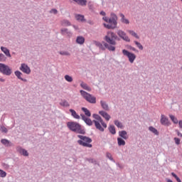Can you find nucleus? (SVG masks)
I'll list each match as a JSON object with an SVG mask.
<instances>
[{
	"label": "nucleus",
	"mask_w": 182,
	"mask_h": 182,
	"mask_svg": "<svg viewBox=\"0 0 182 182\" xmlns=\"http://www.w3.org/2000/svg\"><path fill=\"white\" fill-rule=\"evenodd\" d=\"M149 132H151V133H154V134H155L156 136H159V131H157V129L154 127H149Z\"/></svg>",
	"instance_id": "obj_34"
},
{
	"label": "nucleus",
	"mask_w": 182,
	"mask_h": 182,
	"mask_svg": "<svg viewBox=\"0 0 182 182\" xmlns=\"http://www.w3.org/2000/svg\"><path fill=\"white\" fill-rule=\"evenodd\" d=\"M82 120L85 122V123L87 124V126H93V120L90 119V118L86 117V116L83 114H80Z\"/></svg>",
	"instance_id": "obj_12"
},
{
	"label": "nucleus",
	"mask_w": 182,
	"mask_h": 182,
	"mask_svg": "<svg viewBox=\"0 0 182 182\" xmlns=\"http://www.w3.org/2000/svg\"><path fill=\"white\" fill-rule=\"evenodd\" d=\"M129 49H130L131 50H133V52H136V51L137 50L136 49V48L132 47V46L129 47Z\"/></svg>",
	"instance_id": "obj_48"
},
{
	"label": "nucleus",
	"mask_w": 182,
	"mask_h": 182,
	"mask_svg": "<svg viewBox=\"0 0 182 182\" xmlns=\"http://www.w3.org/2000/svg\"><path fill=\"white\" fill-rule=\"evenodd\" d=\"M1 143L5 147H14V144L11 141L6 139H1Z\"/></svg>",
	"instance_id": "obj_13"
},
{
	"label": "nucleus",
	"mask_w": 182,
	"mask_h": 182,
	"mask_svg": "<svg viewBox=\"0 0 182 182\" xmlns=\"http://www.w3.org/2000/svg\"><path fill=\"white\" fill-rule=\"evenodd\" d=\"M100 114L107 120V122H109L110 119H112V117L106 112L105 111H100L99 112Z\"/></svg>",
	"instance_id": "obj_17"
},
{
	"label": "nucleus",
	"mask_w": 182,
	"mask_h": 182,
	"mask_svg": "<svg viewBox=\"0 0 182 182\" xmlns=\"http://www.w3.org/2000/svg\"><path fill=\"white\" fill-rule=\"evenodd\" d=\"M1 50L7 56V58H11L12 55H11V53L9 52V49H8L6 47L1 46Z\"/></svg>",
	"instance_id": "obj_20"
},
{
	"label": "nucleus",
	"mask_w": 182,
	"mask_h": 182,
	"mask_svg": "<svg viewBox=\"0 0 182 182\" xmlns=\"http://www.w3.org/2000/svg\"><path fill=\"white\" fill-rule=\"evenodd\" d=\"M117 35L119 38H121V39L125 41V42H130V38H129V36H127L126 32L123 31L122 30H118Z\"/></svg>",
	"instance_id": "obj_9"
},
{
	"label": "nucleus",
	"mask_w": 182,
	"mask_h": 182,
	"mask_svg": "<svg viewBox=\"0 0 182 182\" xmlns=\"http://www.w3.org/2000/svg\"><path fill=\"white\" fill-rule=\"evenodd\" d=\"M116 165H117L118 167H119V168H122V166L120 165V164L117 163Z\"/></svg>",
	"instance_id": "obj_53"
},
{
	"label": "nucleus",
	"mask_w": 182,
	"mask_h": 182,
	"mask_svg": "<svg viewBox=\"0 0 182 182\" xmlns=\"http://www.w3.org/2000/svg\"><path fill=\"white\" fill-rule=\"evenodd\" d=\"M100 105H101L102 109H104V110L109 112V105L107 103H106V102L101 100Z\"/></svg>",
	"instance_id": "obj_26"
},
{
	"label": "nucleus",
	"mask_w": 182,
	"mask_h": 182,
	"mask_svg": "<svg viewBox=\"0 0 182 182\" xmlns=\"http://www.w3.org/2000/svg\"><path fill=\"white\" fill-rule=\"evenodd\" d=\"M92 117L93 119H95V120H98V122H100L104 129H106L107 127V124L105 123V121H103L101 116L97 114H93Z\"/></svg>",
	"instance_id": "obj_10"
},
{
	"label": "nucleus",
	"mask_w": 182,
	"mask_h": 182,
	"mask_svg": "<svg viewBox=\"0 0 182 182\" xmlns=\"http://www.w3.org/2000/svg\"><path fill=\"white\" fill-rule=\"evenodd\" d=\"M117 144L118 146H126V141L123 138H117Z\"/></svg>",
	"instance_id": "obj_28"
},
{
	"label": "nucleus",
	"mask_w": 182,
	"mask_h": 182,
	"mask_svg": "<svg viewBox=\"0 0 182 182\" xmlns=\"http://www.w3.org/2000/svg\"><path fill=\"white\" fill-rule=\"evenodd\" d=\"M14 75H15V76H16V77L18 79H19V80H22V82H28V80H26L25 78H22V76H23V74L21 71L16 70L14 72Z\"/></svg>",
	"instance_id": "obj_15"
},
{
	"label": "nucleus",
	"mask_w": 182,
	"mask_h": 182,
	"mask_svg": "<svg viewBox=\"0 0 182 182\" xmlns=\"http://www.w3.org/2000/svg\"><path fill=\"white\" fill-rule=\"evenodd\" d=\"M127 32L131 35L132 36H134V38H136V39H140V36L137 35L136 33L134 32L133 30H128Z\"/></svg>",
	"instance_id": "obj_29"
},
{
	"label": "nucleus",
	"mask_w": 182,
	"mask_h": 182,
	"mask_svg": "<svg viewBox=\"0 0 182 182\" xmlns=\"http://www.w3.org/2000/svg\"><path fill=\"white\" fill-rule=\"evenodd\" d=\"M182 1V0H181Z\"/></svg>",
	"instance_id": "obj_56"
},
{
	"label": "nucleus",
	"mask_w": 182,
	"mask_h": 182,
	"mask_svg": "<svg viewBox=\"0 0 182 182\" xmlns=\"http://www.w3.org/2000/svg\"><path fill=\"white\" fill-rule=\"evenodd\" d=\"M104 39L107 43L105 41H102V43L95 41V44L100 50L108 49L109 52H114L116 50V45H117L116 41H120L119 36L113 32H108Z\"/></svg>",
	"instance_id": "obj_1"
},
{
	"label": "nucleus",
	"mask_w": 182,
	"mask_h": 182,
	"mask_svg": "<svg viewBox=\"0 0 182 182\" xmlns=\"http://www.w3.org/2000/svg\"><path fill=\"white\" fill-rule=\"evenodd\" d=\"M118 133L119 138L124 139V140H127V139H129V136H127V132L125 130L119 131Z\"/></svg>",
	"instance_id": "obj_18"
},
{
	"label": "nucleus",
	"mask_w": 182,
	"mask_h": 182,
	"mask_svg": "<svg viewBox=\"0 0 182 182\" xmlns=\"http://www.w3.org/2000/svg\"><path fill=\"white\" fill-rule=\"evenodd\" d=\"M177 134L179 137H182V134L180 132L177 131Z\"/></svg>",
	"instance_id": "obj_51"
},
{
	"label": "nucleus",
	"mask_w": 182,
	"mask_h": 182,
	"mask_svg": "<svg viewBox=\"0 0 182 182\" xmlns=\"http://www.w3.org/2000/svg\"><path fill=\"white\" fill-rule=\"evenodd\" d=\"M50 14H54V15H56L58 14V10L56 9H53L50 11Z\"/></svg>",
	"instance_id": "obj_46"
},
{
	"label": "nucleus",
	"mask_w": 182,
	"mask_h": 182,
	"mask_svg": "<svg viewBox=\"0 0 182 182\" xmlns=\"http://www.w3.org/2000/svg\"><path fill=\"white\" fill-rule=\"evenodd\" d=\"M16 151H18L19 154H21V156H24V157H28V156H29L28 151L20 146L16 147Z\"/></svg>",
	"instance_id": "obj_11"
},
{
	"label": "nucleus",
	"mask_w": 182,
	"mask_h": 182,
	"mask_svg": "<svg viewBox=\"0 0 182 182\" xmlns=\"http://www.w3.org/2000/svg\"><path fill=\"white\" fill-rule=\"evenodd\" d=\"M80 93L88 103H91L92 105L96 104V97L92 95V94L82 90L80 91Z\"/></svg>",
	"instance_id": "obj_5"
},
{
	"label": "nucleus",
	"mask_w": 182,
	"mask_h": 182,
	"mask_svg": "<svg viewBox=\"0 0 182 182\" xmlns=\"http://www.w3.org/2000/svg\"><path fill=\"white\" fill-rule=\"evenodd\" d=\"M69 112L71 113V116L73 117V119H77V120L80 119V116L77 114V113L76 112V111H75V109H70Z\"/></svg>",
	"instance_id": "obj_22"
},
{
	"label": "nucleus",
	"mask_w": 182,
	"mask_h": 182,
	"mask_svg": "<svg viewBox=\"0 0 182 182\" xmlns=\"http://www.w3.org/2000/svg\"><path fill=\"white\" fill-rule=\"evenodd\" d=\"M0 73L6 76L12 75V68L9 65L0 63Z\"/></svg>",
	"instance_id": "obj_6"
},
{
	"label": "nucleus",
	"mask_w": 182,
	"mask_h": 182,
	"mask_svg": "<svg viewBox=\"0 0 182 182\" xmlns=\"http://www.w3.org/2000/svg\"><path fill=\"white\" fill-rule=\"evenodd\" d=\"M108 130L111 134H116V128L114 127V125H109Z\"/></svg>",
	"instance_id": "obj_32"
},
{
	"label": "nucleus",
	"mask_w": 182,
	"mask_h": 182,
	"mask_svg": "<svg viewBox=\"0 0 182 182\" xmlns=\"http://www.w3.org/2000/svg\"><path fill=\"white\" fill-rule=\"evenodd\" d=\"M92 122L95 123V127L97 130H100V132H105V128L102 127L99 120L94 119Z\"/></svg>",
	"instance_id": "obj_16"
},
{
	"label": "nucleus",
	"mask_w": 182,
	"mask_h": 182,
	"mask_svg": "<svg viewBox=\"0 0 182 182\" xmlns=\"http://www.w3.org/2000/svg\"><path fill=\"white\" fill-rule=\"evenodd\" d=\"M169 117L174 124H177L178 123V119H177V117H175L174 115L169 114Z\"/></svg>",
	"instance_id": "obj_35"
},
{
	"label": "nucleus",
	"mask_w": 182,
	"mask_h": 182,
	"mask_svg": "<svg viewBox=\"0 0 182 182\" xmlns=\"http://www.w3.org/2000/svg\"><path fill=\"white\" fill-rule=\"evenodd\" d=\"M74 2H76L77 5H80V6H86L87 4V0H73Z\"/></svg>",
	"instance_id": "obj_23"
},
{
	"label": "nucleus",
	"mask_w": 182,
	"mask_h": 182,
	"mask_svg": "<svg viewBox=\"0 0 182 182\" xmlns=\"http://www.w3.org/2000/svg\"><path fill=\"white\" fill-rule=\"evenodd\" d=\"M19 70L26 75H31V68L26 63H21Z\"/></svg>",
	"instance_id": "obj_8"
},
{
	"label": "nucleus",
	"mask_w": 182,
	"mask_h": 182,
	"mask_svg": "<svg viewBox=\"0 0 182 182\" xmlns=\"http://www.w3.org/2000/svg\"><path fill=\"white\" fill-rule=\"evenodd\" d=\"M0 82H5V79H4V78H0Z\"/></svg>",
	"instance_id": "obj_54"
},
{
	"label": "nucleus",
	"mask_w": 182,
	"mask_h": 182,
	"mask_svg": "<svg viewBox=\"0 0 182 182\" xmlns=\"http://www.w3.org/2000/svg\"><path fill=\"white\" fill-rule=\"evenodd\" d=\"M92 163H94L95 164H97V163H96V161H94L93 159H92V161H91Z\"/></svg>",
	"instance_id": "obj_55"
},
{
	"label": "nucleus",
	"mask_w": 182,
	"mask_h": 182,
	"mask_svg": "<svg viewBox=\"0 0 182 182\" xmlns=\"http://www.w3.org/2000/svg\"><path fill=\"white\" fill-rule=\"evenodd\" d=\"M61 34L66 36H72V32L68 28H61Z\"/></svg>",
	"instance_id": "obj_21"
},
{
	"label": "nucleus",
	"mask_w": 182,
	"mask_h": 182,
	"mask_svg": "<svg viewBox=\"0 0 182 182\" xmlns=\"http://www.w3.org/2000/svg\"><path fill=\"white\" fill-rule=\"evenodd\" d=\"M74 29H75V31H77L79 29V28L76 26H73Z\"/></svg>",
	"instance_id": "obj_52"
},
{
	"label": "nucleus",
	"mask_w": 182,
	"mask_h": 182,
	"mask_svg": "<svg viewBox=\"0 0 182 182\" xmlns=\"http://www.w3.org/2000/svg\"><path fill=\"white\" fill-rule=\"evenodd\" d=\"M64 78L65 80L67 81V82H73V78L72 77V76L69 75H65L64 76Z\"/></svg>",
	"instance_id": "obj_37"
},
{
	"label": "nucleus",
	"mask_w": 182,
	"mask_h": 182,
	"mask_svg": "<svg viewBox=\"0 0 182 182\" xmlns=\"http://www.w3.org/2000/svg\"><path fill=\"white\" fill-rule=\"evenodd\" d=\"M6 60V58L5 57V55L0 53V62H5Z\"/></svg>",
	"instance_id": "obj_44"
},
{
	"label": "nucleus",
	"mask_w": 182,
	"mask_h": 182,
	"mask_svg": "<svg viewBox=\"0 0 182 182\" xmlns=\"http://www.w3.org/2000/svg\"><path fill=\"white\" fill-rule=\"evenodd\" d=\"M80 86L81 87H82V89H84L85 90H87V92H91L92 91V88H90V87H89L87 85V84L85 83L84 82H82L80 83Z\"/></svg>",
	"instance_id": "obj_25"
},
{
	"label": "nucleus",
	"mask_w": 182,
	"mask_h": 182,
	"mask_svg": "<svg viewBox=\"0 0 182 182\" xmlns=\"http://www.w3.org/2000/svg\"><path fill=\"white\" fill-rule=\"evenodd\" d=\"M103 21L107 22L109 24L104 23V26L107 28V29H116L117 28V20L119 18L117 17V15L114 13L110 14V18L107 17H103Z\"/></svg>",
	"instance_id": "obj_2"
},
{
	"label": "nucleus",
	"mask_w": 182,
	"mask_h": 182,
	"mask_svg": "<svg viewBox=\"0 0 182 182\" xmlns=\"http://www.w3.org/2000/svg\"><path fill=\"white\" fill-rule=\"evenodd\" d=\"M171 176H173L174 178H176V181L181 182V179H180V178H178V176H177V175L174 172L171 173Z\"/></svg>",
	"instance_id": "obj_43"
},
{
	"label": "nucleus",
	"mask_w": 182,
	"mask_h": 182,
	"mask_svg": "<svg viewBox=\"0 0 182 182\" xmlns=\"http://www.w3.org/2000/svg\"><path fill=\"white\" fill-rule=\"evenodd\" d=\"M114 124L118 127V129H123V123L119 122V120L116 119L114 121Z\"/></svg>",
	"instance_id": "obj_31"
},
{
	"label": "nucleus",
	"mask_w": 182,
	"mask_h": 182,
	"mask_svg": "<svg viewBox=\"0 0 182 182\" xmlns=\"http://www.w3.org/2000/svg\"><path fill=\"white\" fill-rule=\"evenodd\" d=\"M122 53L124 56L128 58L130 63H134V60H136V55L134 53H131L126 49L122 50Z\"/></svg>",
	"instance_id": "obj_7"
},
{
	"label": "nucleus",
	"mask_w": 182,
	"mask_h": 182,
	"mask_svg": "<svg viewBox=\"0 0 182 182\" xmlns=\"http://www.w3.org/2000/svg\"><path fill=\"white\" fill-rule=\"evenodd\" d=\"M59 54L62 55L63 56H70V53L68 51H60Z\"/></svg>",
	"instance_id": "obj_40"
},
{
	"label": "nucleus",
	"mask_w": 182,
	"mask_h": 182,
	"mask_svg": "<svg viewBox=\"0 0 182 182\" xmlns=\"http://www.w3.org/2000/svg\"><path fill=\"white\" fill-rule=\"evenodd\" d=\"M81 110L84 112L85 116H87V117H90V116H92V113H90V111L87 109V108L82 107Z\"/></svg>",
	"instance_id": "obj_33"
},
{
	"label": "nucleus",
	"mask_w": 182,
	"mask_h": 182,
	"mask_svg": "<svg viewBox=\"0 0 182 182\" xmlns=\"http://www.w3.org/2000/svg\"><path fill=\"white\" fill-rule=\"evenodd\" d=\"M119 16L121 17L120 21L122 23H125V25H129V23H130V21H129V19L126 18L124 14L120 13Z\"/></svg>",
	"instance_id": "obj_19"
},
{
	"label": "nucleus",
	"mask_w": 182,
	"mask_h": 182,
	"mask_svg": "<svg viewBox=\"0 0 182 182\" xmlns=\"http://www.w3.org/2000/svg\"><path fill=\"white\" fill-rule=\"evenodd\" d=\"M161 124H163V126H168L170 124L168 118H167L164 114L161 115Z\"/></svg>",
	"instance_id": "obj_14"
},
{
	"label": "nucleus",
	"mask_w": 182,
	"mask_h": 182,
	"mask_svg": "<svg viewBox=\"0 0 182 182\" xmlns=\"http://www.w3.org/2000/svg\"><path fill=\"white\" fill-rule=\"evenodd\" d=\"M0 131L1 133H8V129L4 126H1Z\"/></svg>",
	"instance_id": "obj_42"
},
{
	"label": "nucleus",
	"mask_w": 182,
	"mask_h": 182,
	"mask_svg": "<svg viewBox=\"0 0 182 182\" xmlns=\"http://www.w3.org/2000/svg\"><path fill=\"white\" fill-rule=\"evenodd\" d=\"M100 15H102V16H106V12L102 11H100Z\"/></svg>",
	"instance_id": "obj_47"
},
{
	"label": "nucleus",
	"mask_w": 182,
	"mask_h": 182,
	"mask_svg": "<svg viewBox=\"0 0 182 182\" xmlns=\"http://www.w3.org/2000/svg\"><path fill=\"white\" fill-rule=\"evenodd\" d=\"M180 129H182V120H180L178 122Z\"/></svg>",
	"instance_id": "obj_49"
},
{
	"label": "nucleus",
	"mask_w": 182,
	"mask_h": 182,
	"mask_svg": "<svg viewBox=\"0 0 182 182\" xmlns=\"http://www.w3.org/2000/svg\"><path fill=\"white\" fill-rule=\"evenodd\" d=\"M6 172L2 169H0V177L1 178H5L6 177Z\"/></svg>",
	"instance_id": "obj_39"
},
{
	"label": "nucleus",
	"mask_w": 182,
	"mask_h": 182,
	"mask_svg": "<svg viewBox=\"0 0 182 182\" xmlns=\"http://www.w3.org/2000/svg\"><path fill=\"white\" fill-rule=\"evenodd\" d=\"M67 127H68L69 130L74 133H77V134H86V129L82 127V125L76 122H67Z\"/></svg>",
	"instance_id": "obj_3"
},
{
	"label": "nucleus",
	"mask_w": 182,
	"mask_h": 182,
	"mask_svg": "<svg viewBox=\"0 0 182 182\" xmlns=\"http://www.w3.org/2000/svg\"><path fill=\"white\" fill-rule=\"evenodd\" d=\"M62 26H70L72 25L68 20H63L61 21Z\"/></svg>",
	"instance_id": "obj_36"
},
{
	"label": "nucleus",
	"mask_w": 182,
	"mask_h": 182,
	"mask_svg": "<svg viewBox=\"0 0 182 182\" xmlns=\"http://www.w3.org/2000/svg\"><path fill=\"white\" fill-rule=\"evenodd\" d=\"M135 45L137 46L138 48L140 49V50H143V46L141 43H140L139 41H134Z\"/></svg>",
	"instance_id": "obj_41"
},
{
	"label": "nucleus",
	"mask_w": 182,
	"mask_h": 182,
	"mask_svg": "<svg viewBox=\"0 0 182 182\" xmlns=\"http://www.w3.org/2000/svg\"><path fill=\"white\" fill-rule=\"evenodd\" d=\"M77 137L80 139V140L77 141V143L80 146H82V147H89L90 149L92 147V145L90 144L92 140L90 137L83 135H77Z\"/></svg>",
	"instance_id": "obj_4"
},
{
	"label": "nucleus",
	"mask_w": 182,
	"mask_h": 182,
	"mask_svg": "<svg viewBox=\"0 0 182 182\" xmlns=\"http://www.w3.org/2000/svg\"><path fill=\"white\" fill-rule=\"evenodd\" d=\"M173 140H174V141H175V144H177V146H178V144H180V141H181L180 139H178V138H177V137H175V138L173 139Z\"/></svg>",
	"instance_id": "obj_45"
},
{
	"label": "nucleus",
	"mask_w": 182,
	"mask_h": 182,
	"mask_svg": "<svg viewBox=\"0 0 182 182\" xmlns=\"http://www.w3.org/2000/svg\"><path fill=\"white\" fill-rule=\"evenodd\" d=\"M60 105L63 106V107H69L70 105L66 100H62L61 102H60Z\"/></svg>",
	"instance_id": "obj_30"
},
{
	"label": "nucleus",
	"mask_w": 182,
	"mask_h": 182,
	"mask_svg": "<svg viewBox=\"0 0 182 182\" xmlns=\"http://www.w3.org/2000/svg\"><path fill=\"white\" fill-rule=\"evenodd\" d=\"M106 157H107L109 160H110V161H112L113 163H116V161H114V159L112 156V154L107 152Z\"/></svg>",
	"instance_id": "obj_38"
},
{
	"label": "nucleus",
	"mask_w": 182,
	"mask_h": 182,
	"mask_svg": "<svg viewBox=\"0 0 182 182\" xmlns=\"http://www.w3.org/2000/svg\"><path fill=\"white\" fill-rule=\"evenodd\" d=\"M75 19L80 22H85L86 21V19H85V16L80 14H76Z\"/></svg>",
	"instance_id": "obj_27"
},
{
	"label": "nucleus",
	"mask_w": 182,
	"mask_h": 182,
	"mask_svg": "<svg viewBox=\"0 0 182 182\" xmlns=\"http://www.w3.org/2000/svg\"><path fill=\"white\" fill-rule=\"evenodd\" d=\"M76 43L78 45H83V43H85V38H84V37L82 36H77V38H76Z\"/></svg>",
	"instance_id": "obj_24"
},
{
	"label": "nucleus",
	"mask_w": 182,
	"mask_h": 182,
	"mask_svg": "<svg viewBox=\"0 0 182 182\" xmlns=\"http://www.w3.org/2000/svg\"><path fill=\"white\" fill-rule=\"evenodd\" d=\"M87 23H89L90 25H94L93 21H91V20H89V21H87Z\"/></svg>",
	"instance_id": "obj_50"
}]
</instances>
